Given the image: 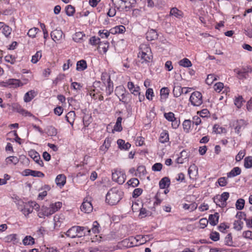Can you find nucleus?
Returning a JSON list of instances; mask_svg holds the SVG:
<instances>
[{
    "label": "nucleus",
    "instance_id": "obj_1",
    "mask_svg": "<svg viewBox=\"0 0 252 252\" xmlns=\"http://www.w3.org/2000/svg\"><path fill=\"white\" fill-rule=\"evenodd\" d=\"M124 193L118 188H112L108 191L106 195L107 203L111 205L117 204L123 198Z\"/></svg>",
    "mask_w": 252,
    "mask_h": 252
},
{
    "label": "nucleus",
    "instance_id": "obj_40",
    "mask_svg": "<svg viewBox=\"0 0 252 252\" xmlns=\"http://www.w3.org/2000/svg\"><path fill=\"white\" fill-rule=\"evenodd\" d=\"M245 200L242 198L238 199L236 202V208L237 210H241L244 208Z\"/></svg>",
    "mask_w": 252,
    "mask_h": 252
},
{
    "label": "nucleus",
    "instance_id": "obj_5",
    "mask_svg": "<svg viewBox=\"0 0 252 252\" xmlns=\"http://www.w3.org/2000/svg\"><path fill=\"white\" fill-rule=\"evenodd\" d=\"M112 178L113 181L122 185L125 182L126 175L123 170L116 169L112 172Z\"/></svg>",
    "mask_w": 252,
    "mask_h": 252
},
{
    "label": "nucleus",
    "instance_id": "obj_14",
    "mask_svg": "<svg viewBox=\"0 0 252 252\" xmlns=\"http://www.w3.org/2000/svg\"><path fill=\"white\" fill-rule=\"evenodd\" d=\"M146 38L148 41L155 40L158 38L157 31L154 29H150L146 33Z\"/></svg>",
    "mask_w": 252,
    "mask_h": 252
},
{
    "label": "nucleus",
    "instance_id": "obj_52",
    "mask_svg": "<svg viewBox=\"0 0 252 252\" xmlns=\"http://www.w3.org/2000/svg\"><path fill=\"white\" fill-rule=\"evenodd\" d=\"M92 117L91 116H85L83 118V124L85 127L88 126L92 122Z\"/></svg>",
    "mask_w": 252,
    "mask_h": 252
},
{
    "label": "nucleus",
    "instance_id": "obj_54",
    "mask_svg": "<svg viewBox=\"0 0 252 252\" xmlns=\"http://www.w3.org/2000/svg\"><path fill=\"white\" fill-rule=\"evenodd\" d=\"M5 61L12 64H14L15 63V58L12 55H7L4 58Z\"/></svg>",
    "mask_w": 252,
    "mask_h": 252
},
{
    "label": "nucleus",
    "instance_id": "obj_50",
    "mask_svg": "<svg viewBox=\"0 0 252 252\" xmlns=\"http://www.w3.org/2000/svg\"><path fill=\"white\" fill-rule=\"evenodd\" d=\"M181 13L182 12L179 10L176 7L172 8L170 11L171 14H172V15H174L175 17L177 18H179L180 16H181Z\"/></svg>",
    "mask_w": 252,
    "mask_h": 252
},
{
    "label": "nucleus",
    "instance_id": "obj_62",
    "mask_svg": "<svg viewBox=\"0 0 252 252\" xmlns=\"http://www.w3.org/2000/svg\"><path fill=\"white\" fill-rule=\"evenodd\" d=\"M218 182L220 187H224L227 184L226 179L225 177L220 178L218 180Z\"/></svg>",
    "mask_w": 252,
    "mask_h": 252
},
{
    "label": "nucleus",
    "instance_id": "obj_47",
    "mask_svg": "<svg viewBox=\"0 0 252 252\" xmlns=\"http://www.w3.org/2000/svg\"><path fill=\"white\" fill-rule=\"evenodd\" d=\"M99 224H98L97 221H94L93 222V227L91 229V231H92L93 233L94 234L98 233L99 232Z\"/></svg>",
    "mask_w": 252,
    "mask_h": 252
},
{
    "label": "nucleus",
    "instance_id": "obj_13",
    "mask_svg": "<svg viewBox=\"0 0 252 252\" xmlns=\"http://www.w3.org/2000/svg\"><path fill=\"white\" fill-rule=\"evenodd\" d=\"M4 241L6 243H12L13 244H17L19 242V239L16 234H9L4 238Z\"/></svg>",
    "mask_w": 252,
    "mask_h": 252
},
{
    "label": "nucleus",
    "instance_id": "obj_30",
    "mask_svg": "<svg viewBox=\"0 0 252 252\" xmlns=\"http://www.w3.org/2000/svg\"><path fill=\"white\" fill-rule=\"evenodd\" d=\"M45 130L46 133L50 136H56L58 133L57 129L52 126H48Z\"/></svg>",
    "mask_w": 252,
    "mask_h": 252
},
{
    "label": "nucleus",
    "instance_id": "obj_44",
    "mask_svg": "<svg viewBox=\"0 0 252 252\" xmlns=\"http://www.w3.org/2000/svg\"><path fill=\"white\" fill-rule=\"evenodd\" d=\"M244 101L243 98L242 96H239L238 97H236L234 101L235 105L238 107L240 108L241 107L242 105V103Z\"/></svg>",
    "mask_w": 252,
    "mask_h": 252
},
{
    "label": "nucleus",
    "instance_id": "obj_17",
    "mask_svg": "<svg viewBox=\"0 0 252 252\" xmlns=\"http://www.w3.org/2000/svg\"><path fill=\"white\" fill-rule=\"evenodd\" d=\"M137 172H135V176L140 178H144L147 173L146 168L143 165H139L136 169Z\"/></svg>",
    "mask_w": 252,
    "mask_h": 252
},
{
    "label": "nucleus",
    "instance_id": "obj_19",
    "mask_svg": "<svg viewBox=\"0 0 252 252\" xmlns=\"http://www.w3.org/2000/svg\"><path fill=\"white\" fill-rule=\"evenodd\" d=\"M86 35L83 32H76L73 35V40L76 42L81 43L84 40L83 37H85Z\"/></svg>",
    "mask_w": 252,
    "mask_h": 252
},
{
    "label": "nucleus",
    "instance_id": "obj_6",
    "mask_svg": "<svg viewBox=\"0 0 252 252\" xmlns=\"http://www.w3.org/2000/svg\"><path fill=\"white\" fill-rule=\"evenodd\" d=\"M27 83L25 82L23 83L20 80L16 79H10L6 82H1L0 83V86L3 87H10L16 88L18 87L22 86Z\"/></svg>",
    "mask_w": 252,
    "mask_h": 252
},
{
    "label": "nucleus",
    "instance_id": "obj_53",
    "mask_svg": "<svg viewBox=\"0 0 252 252\" xmlns=\"http://www.w3.org/2000/svg\"><path fill=\"white\" fill-rule=\"evenodd\" d=\"M242 236L245 239L252 240V231L250 230L244 231Z\"/></svg>",
    "mask_w": 252,
    "mask_h": 252
},
{
    "label": "nucleus",
    "instance_id": "obj_49",
    "mask_svg": "<svg viewBox=\"0 0 252 252\" xmlns=\"http://www.w3.org/2000/svg\"><path fill=\"white\" fill-rule=\"evenodd\" d=\"M244 166L247 168L252 167V158H244Z\"/></svg>",
    "mask_w": 252,
    "mask_h": 252
},
{
    "label": "nucleus",
    "instance_id": "obj_57",
    "mask_svg": "<svg viewBox=\"0 0 252 252\" xmlns=\"http://www.w3.org/2000/svg\"><path fill=\"white\" fill-rule=\"evenodd\" d=\"M28 155L30 158H40V154L34 150L29 151Z\"/></svg>",
    "mask_w": 252,
    "mask_h": 252
},
{
    "label": "nucleus",
    "instance_id": "obj_38",
    "mask_svg": "<svg viewBox=\"0 0 252 252\" xmlns=\"http://www.w3.org/2000/svg\"><path fill=\"white\" fill-rule=\"evenodd\" d=\"M224 244L228 246H233L232 237L231 233L228 234L224 239Z\"/></svg>",
    "mask_w": 252,
    "mask_h": 252
},
{
    "label": "nucleus",
    "instance_id": "obj_32",
    "mask_svg": "<svg viewBox=\"0 0 252 252\" xmlns=\"http://www.w3.org/2000/svg\"><path fill=\"white\" fill-rule=\"evenodd\" d=\"M62 206V203L59 201L55 202V203H52L49 206L51 211H53V214L58 211Z\"/></svg>",
    "mask_w": 252,
    "mask_h": 252
},
{
    "label": "nucleus",
    "instance_id": "obj_63",
    "mask_svg": "<svg viewBox=\"0 0 252 252\" xmlns=\"http://www.w3.org/2000/svg\"><path fill=\"white\" fill-rule=\"evenodd\" d=\"M71 87L74 90L78 91L81 89L82 86L79 83L74 82L71 83Z\"/></svg>",
    "mask_w": 252,
    "mask_h": 252
},
{
    "label": "nucleus",
    "instance_id": "obj_42",
    "mask_svg": "<svg viewBox=\"0 0 252 252\" xmlns=\"http://www.w3.org/2000/svg\"><path fill=\"white\" fill-rule=\"evenodd\" d=\"M127 184L128 185V186L134 188L139 185V181L137 178H132L128 181Z\"/></svg>",
    "mask_w": 252,
    "mask_h": 252
},
{
    "label": "nucleus",
    "instance_id": "obj_60",
    "mask_svg": "<svg viewBox=\"0 0 252 252\" xmlns=\"http://www.w3.org/2000/svg\"><path fill=\"white\" fill-rule=\"evenodd\" d=\"M31 176L33 177H43L44 176V174L40 171L32 170Z\"/></svg>",
    "mask_w": 252,
    "mask_h": 252
},
{
    "label": "nucleus",
    "instance_id": "obj_43",
    "mask_svg": "<svg viewBox=\"0 0 252 252\" xmlns=\"http://www.w3.org/2000/svg\"><path fill=\"white\" fill-rule=\"evenodd\" d=\"M39 29L37 28H31L29 30V32H28V35L29 36L34 38L35 37L36 33H37L38 31H39Z\"/></svg>",
    "mask_w": 252,
    "mask_h": 252
},
{
    "label": "nucleus",
    "instance_id": "obj_8",
    "mask_svg": "<svg viewBox=\"0 0 252 252\" xmlns=\"http://www.w3.org/2000/svg\"><path fill=\"white\" fill-rule=\"evenodd\" d=\"M15 199V202L17 205H20V203L24 204V207L23 208H20L19 207L18 208L21 209V212L25 215V216L27 217L32 212V208L30 207L29 204H27L26 203L24 204V202L20 200L19 197L17 196H16Z\"/></svg>",
    "mask_w": 252,
    "mask_h": 252
},
{
    "label": "nucleus",
    "instance_id": "obj_48",
    "mask_svg": "<svg viewBox=\"0 0 252 252\" xmlns=\"http://www.w3.org/2000/svg\"><path fill=\"white\" fill-rule=\"evenodd\" d=\"M146 96L147 99L151 100L154 96V92L152 89L149 88L146 92Z\"/></svg>",
    "mask_w": 252,
    "mask_h": 252
},
{
    "label": "nucleus",
    "instance_id": "obj_3",
    "mask_svg": "<svg viewBox=\"0 0 252 252\" xmlns=\"http://www.w3.org/2000/svg\"><path fill=\"white\" fill-rule=\"evenodd\" d=\"M85 229L81 226L75 225L70 228L64 233L67 237L70 238H80L86 235V233L84 232Z\"/></svg>",
    "mask_w": 252,
    "mask_h": 252
},
{
    "label": "nucleus",
    "instance_id": "obj_10",
    "mask_svg": "<svg viewBox=\"0 0 252 252\" xmlns=\"http://www.w3.org/2000/svg\"><path fill=\"white\" fill-rule=\"evenodd\" d=\"M53 214L50 207L42 206L38 213V216L40 218L44 219L46 217H49Z\"/></svg>",
    "mask_w": 252,
    "mask_h": 252
},
{
    "label": "nucleus",
    "instance_id": "obj_61",
    "mask_svg": "<svg viewBox=\"0 0 252 252\" xmlns=\"http://www.w3.org/2000/svg\"><path fill=\"white\" fill-rule=\"evenodd\" d=\"M162 168V164L160 163H156L152 166V170L154 171H159Z\"/></svg>",
    "mask_w": 252,
    "mask_h": 252
},
{
    "label": "nucleus",
    "instance_id": "obj_37",
    "mask_svg": "<svg viewBox=\"0 0 252 252\" xmlns=\"http://www.w3.org/2000/svg\"><path fill=\"white\" fill-rule=\"evenodd\" d=\"M100 39L99 37H96L93 36L90 38L89 43L92 45H101Z\"/></svg>",
    "mask_w": 252,
    "mask_h": 252
},
{
    "label": "nucleus",
    "instance_id": "obj_22",
    "mask_svg": "<svg viewBox=\"0 0 252 252\" xmlns=\"http://www.w3.org/2000/svg\"><path fill=\"white\" fill-rule=\"evenodd\" d=\"M234 72L237 74V77L239 79H246L248 76L249 71L246 68H244L243 71L239 70L238 69H235Z\"/></svg>",
    "mask_w": 252,
    "mask_h": 252
},
{
    "label": "nucleus",
    "instance_id": "obj_35",
    "mask_svg": "<svg viewBox=\"0 0 252 252\" xmlns=\"http://www.w3.org/2000/svg\"><path fill=\"white\" fill-rule=\"evenodd\" d=\"M169 140L168 133L167 131H162L160 133L159 141L162 143L166 142Z\"/></svg>",
    "mask_w": 252,
    "mask_h": 252
},
{
    "label": "nucleus",
    "instance_id": "obj_33",
    "mask_svg": "<svg viewBox=\"0 0 252 252\" xmlns=\"http://www.w3.org/2000/svg\"><path fill=\"white\" fill-rule=\"evenodd\" d=\"M192 121L190 120H185L183 123V126L184 130L186 132L188 133L189 131V129L191 127Z\"/></svg>",
    "mask_w": 252,
    "mask_h": 252
},
{
    "label": "nucleus",
    "instance_id": "obj_16",
    "mask_svg": "<svg viewBox=\"0 0 252 252\" xmlns=\"http://www.w3.org/2000/svg\"><path fill=\"white\" fill-rule=\"evenodd\" d=\"M219 214L218 213H215L214 214L210 215L209 216L208 222L212 225L215 226L219 222Z\"/></svg>",
    "mask_w": 252,
    "mask_h": 252
},
{
    "label": "nucleus",
    "instance_id": "obj_21",
    "mask_svg": "<svg viewBox=\"0 0 252 252\" xmlns=\"http://www.w3.org/2000/svg\"><path fill=\"white\" fill-rule=\"evenodd\" d=\"M241 173V169L239 167H234L229 172L227 173V178H233L240 175Z\"/></svg>",
    "mask_w": 252,
    "mask_h": 252
},
{
    "label": "nucleus",
    "instance_id": "obj_4",
    "mask_svg": "<svg viewBox=\"0 0 252 252\" xmlns=\"http://www.w3.org/2000/svg\"><path fill=\"white\" fill-rule=\"evenodd\" d=\"M229 197V194L227 192H224L221 195H217L213 198L215 204L221 208L226 206V201Z\"/></svg>",
    "mask_w": 252,
    "mask_h": 252
},
{
    "label": "nucleus",
    "instance_id": "obj_2",
    "mask_svg": "<svg viewBox=\"0 0 252 252\" xmlns=\"http://www.w3.org/2000/svg\"><path fill=\"white\" fill-rule=\"evenodd\" d=\"M140 49L141 51L138 54V57L139 59V62L141 63L149 65V63L152 61L153 59L150 48L145 46L143 49L142 47Z\"/></svg>",
    "mask_w": 252,
    "mask_h": 252
},
{
    "label": "nucleus",
    "instance_id": "obj_59",
    "mask_svg": "<svg viewBox=\"0 0 252 252\" xmlns=\"http://www.w3.org/2000/svg\"><path fill=\"white\" fill-rule=\"evenodd\" d=\"M11 31V28L9 26H2V32L6 36H8L10 34Z\"/></svg>",
    "mask_w": 252,
    "mask_h": 252
},
{
    "label": "nucleus",
    "instance_id": "obj_26",
    "mask_svg": "<svg viewBox=\"0 0 252 252\" xmlns=\"http://www.w3.org/2000/svg\"><path fill=\"white\" fill-rule=\"evenodd\" d=\"M75 113L74 111L69 112L65 116V119L71 125L73 126L75 120Z\"/></svg>",
    "mask_w": 252,
    "mask_h": 252
},
{
    "label": "nucleus",
    "instance_id": "obj_15",
    "mask_svg": "<svg viewBox=\"0 0 252 252\" xmlns=\"http://www.w3.org/2000/svg\"><path fill=\"white\" fill-rule=\"evenodd\" d=\"M55 182L57 185L60 188L63 187L66 183V177L63 174H59L56 178Z\"/></svg>",
    "mask_w": 252,
    "mask_h": 252
},
{
    "label": "nucleus",
    "instance_id": "obj_24",
    "mask_svg": "<svg viewBox=\"0 0 252 252\" xmlns=\"http://www.w3.org/2000/svg\"><path fill=\"white\" fill-rule=\"evenodd\" d=\"M127 88L131 93L134 95H137L136 93H138L140 90V87L139 86L135 87L133 83L132 82H128L127 83Z\"/></svg>",
    "mask_w": 252,
    "mask_h": 252
},
{
    "label": "nucleus",
    "instance_id": "obj_20",
    "mask_svg": "<svg viewBox=\"0 0 252 252\" xmlns=\"http://www.w3.org/2000/svg\"><path fill=\"white\" fill-rule=\"evenodd\" d=\"M170 184V180L168 177H165L162 178L159 182V188L161 189H164L169 186Z\"/></svg>",
    "mask_w": 252,
    "mask_h": 252
},
{
    "label": "nucleus",
    "instance_id": "obj_39",
    "mask_svg": "<svg viewBox=\"0 0 252 252\" xmlns=\"http://www.w3.org/2000/svg\"><path fill=\"white\" fill-rule=\"evenodd\" d=\"M75 11V8L71 5H68L65 7L66 14L68 16H71Z\"/></svg>",
    "mask_w": 252,
    "mask_h": 252
},
{
    "label": "nucleus",
    "instance_id": "obj_45",
    "mask_svg": "<svg viewBox=\"0 0 252 252\" xmlns=\"http://www.w3.org/2000/svg\"><path fill=\"white\" fill-rule=\"evenodd\" d=\"M243 222L240 220H235L234 222V228L237 230H241L243 227Z\"/></svg>",
    "mask_w": 252,
    "mask_h": 252
},
{
    "label": "nucleus",
    "instance_id": "obj_27",
    "mask_svg": "<svg viewBox=\"0 0 252 252\" xmlns=\"http://www.w3.org/2000/svg\"><path fill=\"white\" fill-rule=\"evenodd\" d=\"M122 121V118L119 117L117 119L116 123L114 126V128L112 129V132L114 133V131L120 132L123 130V127L121 125Z\"/></svg>",
    "mask_w": 252,
    "mask_h": 252
},
{
    "label": "nucleus",
    "instance_id": "obj_11",
    "mask_svg": "<svg viewBox=\"0 0 252 252\" xmlns=\"http://www.w3.org/2000/svg\"><path fill=\"white\" fill-rule=\"evenodd\" d=\"M80 209L85 213H90L93 211V207L90 201L84 200L80 207Z\"/></svg>",
    "mask_w": 252,
    "mask_h": 252
},
{
    "label": "nucleus",
    "instance_id": "obj_28",
    "mask_svg": "<svg viewBox=\"0 0 252 252\" xmlns=\"http://www.w3.org/2000/svg\"><path fill=\"white\" fill-rule=\"evenodd\" d=\"M113 91V83L111 80L110 76L107 79V86L106 89V93L107 95H109Z\"/></svg>",
    "mask_w": 252,
    "mask_h": 252
},
{
    "label": "nucleus",
    "instance_id": "obj_12",
    "mask_svg": "<svg viewBox=\"0 0 252 252\" xmlns=\"http://www.w3.org/2000/svg\"><path fill=\"white\" fill-rule=\"evenodd\" d=\"M50 35L52 39L55 42L62 39L63 36L64 37V34L61 30H54L51 32Z\"/></svg>",
    "mask_w": 252,
    "mask_h": 252
},
{
    "label": "nucleus",
    "instance_id": "obj_18",
    "mask_svg": "<svg viewBox=\"0 0 252 252\" xmlns=\"http://www.w3.org/2000/svg\"><path fill=\"white\" fill-rule=\"evenodd\" d=\"M117 144L121 150H127L131 147V144L129 142L126 143L125 140L121 139L117 140Z\"/></svg>",
    "mask_w": 252,
    "mask_h": 252
},
{
    "label": "nucleus",
    "instance_id": "obj_29",
    "mask_svg": "<svg viewBox=\"0 0 252 252\" xmlns=\"http://www.w3.org/2000/svg\"><path fill=\"white\" fill-rule=\"evenodd\" d=\"M169 90L167 87H163L160 90V100L166 99L169 95Z\"/></svg>",
    "mask_w": 252,
    "mask_h": 252
},
{
    "label": "nucleus",
    "instance_id": "obj_64",
    "mask_svg": "<svg viewBox=\"0 0 252 252\" xmlns=\"http://www.w3.org/2000/svg\"><path fill=\"white\" fill-rule=\"evenodd\" d=\"M12 107L13 110H16L17 112L20 113H23V112L26 111L23 109L21 108V107L18 104L16 103L12 104Z\"/></svg>",
    "mask_w": 252,
    "mask_h": 252
},
{
    "label": "nucleus",
    "instance_id": "obj_9",
    "mask_svg": "<svg viewBox=\"0 0 252 252\" xmlns=\"http://www.w3.org/2000/svg\"><path fill=\"white\" fill-rule=\"evenodd\" d=\"M119 89L121 93V98H119L120 101L124 104H127L131 99V95L126 91L124 87H119Z\"/></svg>",
    "mask_w": 252,
    "mask_h": 252
},
{
    "label": "nucleus",
    "instance_id": "obj_55",
    "mask_svg": "<svg viewBox=\"0 0 252 252\" xmlns=\"http://www.w3.org/2000/svg\"><path fill=\"white\" fill-rule=\"evenodd\" d=\"M98 33L101 38H103L104 37L107 38L110 34V32L107 30H99Z\"/></svg>",
    "mask_w": 252,
    "mask_h": 252
},
{
    "label": "nucleus",
    "instance_id": "obj_7",
    "mask_svg": "<svg viewBox=\"0 0 252 252\" xmlns=\"http://www.w3.org/2000/svg\"><path fill=\"white\" fill-rule=\"evenodd\" d=\"M191 104L195 106H199L203 103L202 95L201 93L195 91L192 93L189 97Z\"/></svg>",
    "mask_w": 252,
    "mask_h": 252
},
{
    "label": "nucleus",
    "instance_id": "obj_46",
    "mask_svg": "<svg viewBox=\"0 0 252 252\" xmlns=\"http://www.w3.org/2000/svg\"><path fill=\"white\" fill-rule=\"evenodd\" d=\"M210 238L214 241H217L220 239V234L216 231L212 232L210 234Z\"/></svg>",
    "mask_w": 252,
    "mask_h": 252
},
{
    "label": "nucleus",
    "instance_id": "obj_23",
    "mask_svg": "<svg viewBox=\"0 0 252 252\" xmlns=\"http://www.w3.org/2000/svg\"><path fill=\"white\" fill-rule=\"evenodd\" d=\"M36 95V93L34 90H31L26 93L24 96V101L26 102L31 101Z\"/></svg>",
    "mask_w": 252,
    "mask_h": 252
},
{
    "label": "nucleus",
    "instance_id": "obj_56",
    "mask_svg": "<svg viewBox=\"0 0 252 252\" xmlns=\"http://www.w3.org/2000/svg\"><path fill=\"white\" fill-rule=\"evenodd\" d=\"M223 84L221 82H218L214 85V90L218 92H220L223 88Z\"/></svg>",
    "mask_w": 252,
    "mask_h": 252
},
{
    "label": "nucleus",
    "instance_id": "obj_36",
    "mask_svg": "<svg viewBox=\"0 0 252 252\" xmlns=\"http://www.w3.org/2000/svg\"><path fill=\"white\" fill-rule=\"evenodd\" d=\"M179 65L180 66L185 67H190L192 65V63L187 58H184L181 60L179 62Z\"/></svg>",
    "mask_w": 252,
    "mask_h": 252
},
{
    "label": "nucleus",
    "instance_id": "obj_25",
    "mask_svg": "<svg viewBox=\"0 0 252 252\" xmlns=\"http://www.w3.org/2000/svg\"><path fill=\"white\" fill-rule=\"evenodd\" d=\"M87 68V62L84 60H81L77 62L76 64V70L83 71Z\"/></svg>",
    "mask_w": 252,
    "mask_h": 252
},
{
    "label": "nucleus",
    "instance_id": "obj_34",
    "mask_svg": "<svg viewBox=\"0 0 252 252\" xmlns=\"http://www.w3.org/2000/svg\"><path fill=\"white\" fill-rule=\"evenodd\" d=\"M24 245H30L34 244V239L31 236H26L23 240Z\"/></svg>",
    "mask_w": 252,
    "mask_h": 252
},
{
    "label": "nucleus",
    "instance_id": "obj_58",
    "mask_svg": "<svg viewBox=\"0 0 252 252\" xmlns=\"http://www.w3.org/2000/svg\"><path fill=\"white\" fill-rule=\"evenodd\" d=\"M143 192V190L140 188L134 189L132 193V196L134 198H137L140 196Z\"/></svg>",
    "mask_w": 252,
    "mask_h": 252
},
{
    "label": "nucleus",
    "instance_id": "obj_51",
    "mask_svg": "<svg viewBox=\"0 0 252 252\" xmlns=\"http://www.w3.org/2000/svg\"><path fill=\"white\" fill-rule=\"evenodd\" d=\"M164 116L165 119L169 122L173 121V120L175 119V115L173 112L165 113Z\"/></svg>",
    "mask_w": 252,
    "mask_h": 252
},
{
    "label": "nucleus",
    "instance_id": "obj_31",
    "mask_svg": "<svg viewBox=\"0 0 252 252\" xmlns=\"http://www.w3.org/2000/svg\"><path fill=\"white\" fill-rule=\"evenodd\" d=\"M184 93V89L180 86H175L173 90V94L175 97L180 96Z\"/></svg>",
    "mask_w": 252,
    "mask_h": 252
},
{
    "label": "nucleus",
    "instance_id": "obj_41",
    "mask_svg": "<svg viewBox=\"0 0 252 252\" xmlns=\"http://www.w3.org/2000/svg\"><path fill=\"white\" fill-rule=\"evenodd\" d=\"M42 54H41V51H38L36 52V54L32 56V59L31 60V62L33 63H36L38 60L41 58Z\"/></svg>",
    "mask_w": 252,
    "mask_h": 252
}]
</instances>
